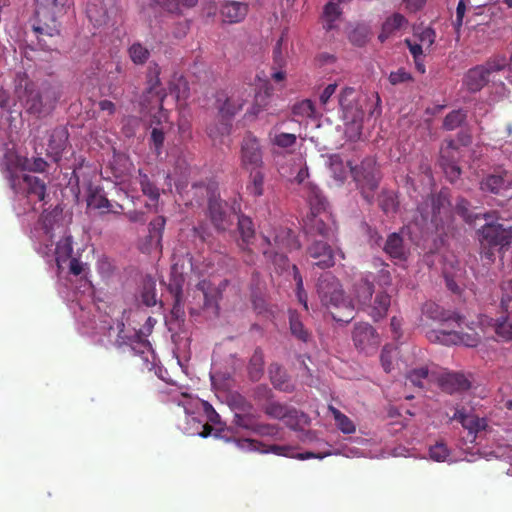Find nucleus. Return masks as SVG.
<instances>
[{"label": "nucleus", "mask_w": 512, "mask_h": 512, "mask_svg": "<svg viewBox=\"0 0 512 512\" xmlns=\"http://www.w3.org/2000/svg\"><path fill=\"white\" fill-rule=\"evenodd\" d=\"M327 166L331 177L342 183L349 174L359 184L362 194L368 202L373 199V191L378 186L379 175L372 159L362 162L360 168H353L349 160H344L340 155H331L328 158Z\"/></svg>", "instance_id": "obj_3"}, {"label": "nucleus", "mask_w": 512, "mask_h": 512, "mask_svg": "<svg viewBox=\"0 0 512 512\" xmlns=\"http://www.w3.org/2000/svg\"><path fill=\"white\" fill-rule=\"evenodd\" d=\"M15 94L26 111L38 117L48 115L57 101V95L51 87L39 90L26 75L17 76Z\"/></svg>", "instance_id": "obj_5"}, {"label": "nucleus", "mask_w": 512, "mask_h": 512, "mask_svg": "<svg viewBox=\"0 0 512 512\" xmlns=\"http://www.w3.org/2000/svg\"><path fill=\"white\" fill-rule=\"evenodd\" d=\"M209 213L212 223L219 231H225L232 224V208L215 196L209 199Z\"/></svg>", "instance_id": "obj_22"}, {"label": "nucleus", "mask_w": 512, "mask_h": 512, "mask_svg": "<svg viewBox=\"0 0 512 512\" xmlns=\"http://www.w3.org/2000/svg\"><path fill=\"white\" fill-rule=\"evenodd\" d=\"M170 91L177 100L185 99L188 96V84L183 77H176L170 83Z\"/></svg>", "instance_id": "obj_53"}, {"label": "nucleus", "mask_w": 512, "mask_h": 512, "mask_svg": "<svg viewBox=\"0 0 512 512\" xmlns=\"http://www.w3.org/2000/svg\"><path fill=\"white\" fill-rule=\"evenodd\" d=\"M236 445L242 449V450H248V451H260V446H262L259 442L251 440V439H242L237 440ZM262 453H273L278 456H285L290 458H297L299 460H306L310 458H318L323 459L330 455H337L341 454L340 451H327L324 453H312V452H306V453H295L294 449L291 446L286 445H271L268 447V449L261 450Z\"/></svg>", "instance_id": "obj_15"}, {"label": "nucleus", "mask_w": 512, "mask_h": 512, "mask_svg": "<svg viewBox=\"0 0 512 512\" xmlns=\"http://www.w3.org/2000/svg\"><path fill=\"white\" fill-rule=\"evenodd\" d=\"M265 240L271 248L264 250V255L271 259L273 264L281 271L289 267L285 252L300 248V242L297 240L294 233L290 229L281 228L274 236V243H271L269 239Z\"/></svg>", "instance_id": "obj_11"}, {"label": "nucleus", "mask_w": 512, "mask_h": 512, "mask_svg": "<svg viewBox=\"0 0 512 512\" xmlns=\"http://www.w3.org/2000/svg\"><path fill=\"white\" fill-rule=\"evenodd\" d=\"M269 138L274 145L281 148L291 147L296 142L295 134L281 132L277 127H274L269 133Z\"/></svg>", "instance_id": "obj_46"}, {"label": "nucleus", "mask_w": 512, "mask_h": 512, "mask_svg": "<svg viewBox=\"0 0 512 512\" xmlns=\"http://www.w3.org/2000/svg\"><path fill=\"white\" fill-rule=\"evenodd\" d=\"M440 386L448 393L466 390L469 388V381L463 374L445 373L439 379Z\"/></svg>", "instance_id": "obj_31"}, {"label": "nucleus", "mask_w": 512, "mask_h": 512, "mask_svg": "<svg viewBox=\"0 0 512 512\" xmlns=\"http://www.w3.org/2000/svg\"><path fill=\"white\" fill-rule=\"evenodd\" d=\"M425 314L429 318L439 322H446L450 320V317L447 315V313L441 310L440 307L435 304L428 305L425 309Z\"/></svg>", "instance_id": "obj_64"}, {"label": "nucleus", "mask_w": 512, "mask_h": 512, "mask_svg": "<svg viewBox=\"0 0 512 512\" xmlns=\"http://www.w3.org/2000/svg\"><path fill=\"white\" fill-rule=\"evenodd\" d=\"M370 37V29L368 26L359 25L350 33V41L357 45L363 46L366 44Z\"/></svg>", "instance_id": "obj_52"}, {"label": "nucleus", "mask_w": 512, "mask_h": 512, "mask_svg": "<svg viewBox=\"0 0 512 512\" xmlns=\"http://www.w3.org/2000/svg\"><path fill=\"white\" fill-rule=\"evenodd\" d=\"M482 191L500 194L512 189V175L507 171L487 175L480 183Z\"/></svg>", "instance_id": "obj_23"}, {"label": "nucleus", "mask_w": 512, "mask_h": 512, "mask_svg": "<svg viewBox=\"0 0 512 512\" xmlns=\"http://www.w3.org/2000/svg\"><path fill=\"white\" fill-rule=\"evenodd\" d=\"M57 213H43L41 215V227L43 230V237L39 245L38 251L43 256L55 255L57 267L61 269L62 263L71 259L73 252L72 237L70 235L64 236L56 243L55 249L54 238L56 234L64 233L65 229L62 223L57 219Z\"/></svg>", "instance_id": "obj_4"}, {"label": "nucleus", "mask_w": 512, "mask_h": 512, "mask_svg": "<svg viewBox=\"0 0 512 512\" xmlns=\"http://www.w3.org/2000/svg\"><path fill=\"white\" fill-rule=\"evenodd\" d=\"M352 341L358 351L366 354L375 351L380 342L375 329L368 323L354 325Z\"/></svg>", "instance_id": "obj_18"}, {"label": "nucleus", "mask_w": 512, "mask_h": 512, "mask_svg": "<svg viewBox=\"0 0 512 512\" xmlns=\"http://www.w3.org/2000/svg\"><path fill=\"white\" fill-rule=\"evenodd\" d=\"M241 161L244 168L253 171L262 165V150L256 137L247 134L241 145Z\"/></svg>", "instance_id": "obj_20"}, {"label": "nucleus", "mask_w": 512, "mask_h": 512, "mask_svg": "<svg viewBox=\"0 0 512 512\" xmlns=\"http://www.w3.org/2000/svg\"><path fill=\"white\" fill-rule=\"evenodd\" d=\"M367 99V96L356 95L354 88L351 87L344 88L340 94L339 105L342 109L345 134L350 140L360 138L364 118L362 107Z\"/></svg>", "instance_id": "obj_7"}, {"label": "nucleus", "mask_w": 512, "mask_h": 512, "mask_svg": "<svg viewBox=\"0 0 512 512\" xmlns=\"http://www.w3.org/2000/svg\"><path fill=\"white\" fill-rule=\"evenodd\" d=\"M464 119L465 114L461 110L453 111L445 117L443 125L447 130H453L457 128Z\"/></svg>", "instance_id": "obj_61"}, {"label": "nucleus", "mask_w": 512, "mask_h": 512, "mask_svg": "<svg viewBox=\"0 0 512 512\" xmlns=\"http://www.w3.org/2000/svg\"><path fill=\"white\" fill-rule=\"evenodd\" d=\"M264 175L258 169L251 171V183L247 189L253 196H260L263 193Z\"/></svg>", "instance_id": "obj_50"}, {"label": "nucleus", "mask_w": 512, "mask_h": 512, "mask_svg": "<svg viewBox=\"0 0 512 512\" xmlns=\"http://www.w3.org/2000/svg\"><path fill=\"white\" fill-rule=\"evenodd\" d=\"M329 242L314 239L307 249L308 255L314 260V265L320 268H328L334 265V251Z\"/></svg>", "instance_id": "obj_21"}, {"label": "nucleus", "mask_w": 512, "mask_h": 512, "mask_svg": "<svg viewBox=\"0 0 512 512\" xmlns=\"http://www.w3.org/2000/svg\"><path fill=\"white\" fill-rule=\"evenodd\" d=\"M317 293L321 303L327 308L342 309L347 312L345 318L333 315L338 321L348 322L352 318L354 305L352 299L344 296L341 284L329 272L322 274L317 283Z\"/></svg>", "instance_id": "obj_8"}, {"label": "nucleus", "mask_w": 512, "mask_h": 512, "mask_svg": "<svg viewBox=\"0 0 512 512\" xmlns=\"http://www.w3.org/2000/svg\"><path fill=\"white\" fill-rule=\"evenodd\" d=\"M269 375L275 388L283 391H289L291 386L287 382L285 371L277 364H273L269 368Z\"/></svg>", "instance_id": "obj_42"}, {"label": "nucleus", "mask_w": 512, "mask_h": 512, "mask_svg": "<svg viewBox=\"0 0 512 512\" xmlns=\"http://www.w3.org/2000/svg\"><path fill=\"white\" fill-rule=\"evenodd\" d=\"M87 205L91 209H97L101 213L116 212L102 189L90 188L87 197Z\"/></svg>", "instance_id": "obj_34"}, {"label": "nucleus", "mask_w": 512, "mask_h": 512, "mask_svg": "<svg viewBox=\"0 0 512 512\" xmlns=\"http://www.w3.org/2000/svg\"><path fill=\"white\" fill-rule=\"evenodd\" d=\"M159 68L156 64L150 67V72L148 75V94L149 99L147 100L149 103H154L155 106L158 107V111L152 116L150 126L152 127L151 140L158 150L163 142H164V124L168 121V115L165 111L162 110L161 104L163 102V97L160 96L159 90H157V86L159 83L158 79Z\"/></svg>", "instance_id": "obj_9"}, {"label": "nucleus", "mask_w": 512, "mask_h": 512, "mask_svg": "<svg viewBox=\"0 0 512 512\" xmlns=\"http://www.w3.org/2000/svg\"><path fill=\"white\" fill-rule=\"evenodd\" d=\"M238 230L242 241L239 245L242 249H245L254 237V227L251 219L246 216L238 217Z\"/></svg>", "instance_id": "obj_39"}, {"label": "nucleus", "mask_w": 512, "mask_h": 512, "mask_svg": "<svg viewBox=\"0 0 512 512\" xmlns=\"http://www.w3.org/2000/svg\"><path fill=\"white\" fill-rule=\"evenodd\" d=\"M11 188L17 193H23L35 202H45L46 184L42 179L29 174L16 175L9 172Z\"/></svg>", "instance_id": "obj_17"}, {"label": "nucleus", "mask_w": 512, "mask_h": 512, "mask_svg": "<svg viewBox=\"0 0 512 512\" xmlns=\"http://www.w3.org/2000/svg\"><path fill=\"white\" fill-rule=\"evenodd\" d=\"M405 44L407 45L411 55L414 58L416 69L420 73L425 72V65L423 63L424 56L429 53L425 50L416 40L413 38H409L405 40Z\"/></svg>", "instance_id": "obj_40"}, {"label": "nucleus", "mask_w": 512, "mask_h": 512, "mask_svg": "<svg viewBox=\"0 0 512 512\" xmlns=\"http://www.w3.org/2000/svg\"><path fill=\"white\" fill-rule=\"evenodd\" d=\"M293 114L302 118L311 117L314 114V105L311 100L305 99L293 106Z\"/></svg>", "instance_id": "obj_58"}, {"label": "nucleus", "mask_w": 512, "mask_h": 512, "mask_svg": "<svg viewBox=\"0 0 512 512\" xmlns=\"http://www.w3.org/2000/svg\"><path fill=\"white\" fill-rule=\"evenodd\" d=\"M453 419L459 421L463 428L468 431L471 436L470 441H474L477 435L487 428V422L484 418H479L474 414H467L460 410L455 412Z\"/></svg>", "instance_id": "obj_26"}, {"label": "nucleus", "mask_w": 512, "mask_h": 512, "mask_svg": "<svg viewBox=\"0 0 512 512\" xmlns=\"http://www.w3.org/2000/svg\"><path fill=\"white\" fill-rule=\"evenodd\" d=\"M483 217L487 222L479 231V241L484 249L488 248L485 254L488 258H491L493 256V253L490 251L491 248L503 250L512 243V228L494 223L490 220L491 216L489 214H484Z\"/></svg>", "instance_id": "obj_14"}, {"label": "nucleus", "mask_w": 512, "mask_h": 512, "mask_svg": "<svg viewBox=\"0 0 512 512\" xmlns=\"http://www.w3.org/2000/svg\"><path fill=\"white\" fill-rule=\"evenodd\" d=\"M113 333H116L114 345L117 348H121L128 343V332L125 328V323L123 321H119L117 323L116 328L112 326L109 328V337H112Z\"/></svg>", "instance_id": "obj_51"}, {"label": "nucleus", "mask_w": 512, "mask_h": 512, "mask_svg": "<svg viewBox=\"0 0 512 512\" xmlns=\"http://www.w3.org/2000/svg\"><path fill=\"white\" fill-rule=\"evenodd\" d=\"M164 225L165 219L163 217H157L153 221H151L149 226V239L151 246L159 245Z\"/></svg>", "instance_id": "obj_47"}, {"label": "nucleus", "mask_w": 512, "mask_h": 512, "mask_svg": "<svg viewBox=\"0 0 512 512\" xmlns=\"http://www.w3.org/2000/svg\"><path fill=\"white\" fill-rule=\"evenodd\" d=\"M289 322L291 333L304 342L308 341L309 333L307 330L304 329V326L300 321L299 316L295 312L290 313Z\"/></svg>", "instance_id": "obj_48"}, {"label": "nucleus", "mask_w": 512, "mask_h": 512, "mask_svg": "<svg viewBox=\"0 0 512 512\" xmlns=\"http://www.w3.org/2000/svg\"><path fill=\"white\" fill-rule=\"evenodd\" d=\"M338 429L344 434H352L356 431L353 421L333 406H329Z\"/></svg>", "instance_id": "obj_45"}, {"label": "nucleus", "mask_w": 512, "mask_h": 512, "mask_svg": "<svg viewBox=\"0 0 512 512\" xmlns=\"http://www.w3.org/2000/svg\"><path fill=\"white\" fill-rule=\"evenodd\" d=\"M468 206L469 203L465 199H459L456 204V211L467 223H472L474 220L479 219L480 215L470 213Z\"/></svg>", "instance_id": "obj_63"}, {"label": "nucleus", "mask_w": 512, "mask_h": 512, "mask_svg": "<svg viewBox=\"0 0 512 512\" xmlns=\"http://www.w3.org/2000/svg\"><path fill=\"white\" fill-rule=\"evenodd\" d=\"M73 6V0H35V21L32 26L42 50H57L60 19Z\"/></svg>", "instance_id": "obj_1"}, {"label": "nucleus", "mask_w": 512, "mask_h": 512, "mask_svg": "<svg viewBox=\"0 0 512 512\" xmlns=\"http://www.w3.org/2000/svg\"><path fill=\"white\" fill-rule=\"evenodd\" d=\"M307 200L311 213L305 222V229L308 235L321 240L333 241L335 236V224L329 214L325 211L326 200L321 191L314 185L307 187Z\"/></svg>", "instance_id": "obj_6"}, {"label": "nucleus", "mask_w": 512, "mask_h": 512, "mask_svg": "<svg viewBox=\"0 0 512 512\" xmlns=\"http://www.w3.org/2000/svg\"><path fill=\"white\" fill-rule=\"evenodd\" d=\"M412 38L430 53L436 40V33L430 27L417 28L414 30Z\"/></svg>", "instance_id": "obj_38"}, {"label": "nucleus", "mask_w": 512, "mask_h": 512, "mask_svg": "<svg viewBox=\"0 0 512 512\" xmlns=\"http://www.w3.org/2000/svg\"><path fill=\"white\" fill-rule=\"evenodd\" d=\"M168 394L171 402L183 408L185 424L180 427L184 433L207 437L211 435V429L208 424H203V418L212 424L220 423L219 414L208 402L181 391L180 388H172Z\"/></svg>", "instance_id": "obj_2"}, {"label": "nucleus", "mask_w": 512, "mask_h": 512, "mask_svg": "<svg viewBox=\"0 0 512 512\" xmlns=\"http://www.w3.org/2000/svg\"><path fill=\"white\" fill-rule=\"evenodd\" d=\"M385 252L397 261H406L409 255V247L404 239L397 233L391 234L384 245Z\"/></svg>", "instance_id": "obj_28"}, {"label": "nucleus", "mask_w": 512, "mask_h": 512, "mask_svg": "<svg viewBox=\"0 0 512 512\" xmlns=\"http://www.w3.org/2000/svg\"><path fill=\"white\" fill-rule=\"evenodd\" d=\"M149 55L150 53L148 49L139 43L133 44L130 47V59L136 64L144 63L148 59Z\"/></svg>", "instance_id": "obj_59"}, {"label": "nucleus", "mask_w": 512, "mask_h": 512, "mask_svg": "<svg viewBox=\"0 0 512 512\" xmlns=\"http://www.w3.org/2000/svg\"><path fill=\"white\" fill-rule=\"evenodd\" d=\"M257 89L259 90L255 94L256 103L259 106L265 105L264 99L265 97L269 96L271 93V87L269 85L267 76L263 74L262 76L257 75Z\"/></svg>", "instance_id": "obj_49"}, {"label": "nucleus", "mask_w": 512, "mask_h": 512, "mask_svg": "<svg viewBox=\"0 0 512 512\" xmlns=\"http://www.w3.org/2000/svg\"><path fill=\"white\" fill-rule=\"evenodd\" d=\"M68 136V131L63 127H56L51 131L46 154L55 162L60 161L68 142Z\"/></svg>", "instance_id": "obj_24"}, {"label": "nucleus", "mask_w": 512, "mask_h": 512, "mask_svg": "<svg viewBox=\"0 0 512 512\" xmlns=\"http://www.w3.org/2000/svg\"><path fill=\"white\" fill-rule=\"evenodd\" d=\"M156 283L151 276H147L144 279L143 287L141 288V301L147 306H154L156 304Z\"/></svg>", "instance_id": "obj_44"}, {"label": "nucleus", "mask_w": 512, "mask_h": 512, "mask_svg": "<svg viewBox=\"0 0 512 512\" xmlns=\"http://www.w3.org/2000/svg\"><path fill=\"white\" fill-rule=\"evenodd\" d=\"M458 326H466L470 332L462 331H447L444 329H434L428 331L427 338L434 343H440L443 345H458L463 344L467 347H475L480 341V335L476 332L475 328L471 327L469 323L464 321L462 316L457 315L455 318Z\"/></svg>", "instance_id": "obj_12"}, {"label": "nucleus", "mask_w": 512, "mask_h": 512, "mask_svg": "<svg viewBox=\"0 0 512 512\" xmlns=\"http://www.w3.org/2000/svg\"><path fill=\"white\" fill-rule=\"evenodd\" d=\"M265 412L273 418L284 420L285 423L291 427L294 426V420L297 418L298 414L295 409H291L277 402L267 404Z\"/></svg>", "instance_id": "obj_32"}, {"label": "nucleus", "mask_w": 512, "mask_h": 512, "mask_svg": "<svg viewBox=\"0 0 512 512\" xmlns=\"http://www.w3.org/2000/svg\"><path fill=\"white\" fill-rule=\"evenodd\" d=\"M478 324L483 332L488 328H492L502 339L512 340V315H508L502 320H498L496 322L488 316H480Z\"/></svg>", "instance_id": "obj_25"}, {"label": "nucleus", "mask_w": 512, "mask_h": 512, "mask_svg": "<svg viewBox=\"0 0 512 512\" xmlns=\"http://www.w3.org/2000/svg\"><path fill=\"white\" fill-rule=\"evenodd\" d=\"M371 278L374 279V275L372 273H368L353 286L352 294L354 299L352 302H356L363 308L367 306L372 299L373 283L371 282Z\"/></svg>", "instance_id": "obj_27"}, {"label": "nucleus", "mask_w": 512, "mask_h": 512, "mask_svg": "<svg viewBox=\"0 0 512 512\" xmlns=\"http://www.w3.org/2000/svg\"><path fill=\"white\" fill-rule=\"evenodd\" d=\"M292 273H293V278L296 282V296L298 298V301L303 304V306L305 307V309L308 308V305H307V294L304 290V287H303V279L299 273V270L298 268L296 267V265H292Z\"/></svg>", "instance_id": "obj_55"}, {"label": "nucleus", "mask_w": 512, "mask_h": 512, "mask_svg": "<svg viewBox=\"0 0 512 512\" xmlns=\"http://www.w3.org/2000/svg\"><path fill=\"white\" fill-rule=\"evenodd\" d=\"M251 97V89L245 85L235 87L230 91V94L224 99L219 97L217 102L219 104L220 113L223 116H233L240 111L249 98Z\"/></svg>", "instance_id": "obj_19"}, {"label": "nucleus", "mask_w": 512, "mask_h": 512, "mask_svg": "<svg viewBox=\"0 0 512 512\" xmlns=\"http://www.w3.org/2000/svg\"><path fill=\"white\" fill-rule=\"evenodd\" d=\"M429 457L436 462H454L455 458L452 457L451 451L448 449L444 442H436L429 448Z\"/></svg>", "instance_id": "obj_43"}, {"label": "nucleus", "mask_w": 512, "mask_h": 512, "mask_svg": "<svg viewBox=\"0 0 512 512\" xmlns=\"http://www.w3.org/2000/svg\"><path fill=\"white\" fill-rule=\"evenodd\" d=\"M197 290L201 293L204 303L203 309L209 315H217L218 314V305H217V296L218 292L215 288H211V286L206 282L202 281L197 285Z\"/></svg>", "instance_id": "obj_33"}, {"label": "nucleus", "mask_w": 512, "mask_h": 512, "mask_svg": "<svg viewBox=\"0 0 512 512\" xmlns=\"http://www.w3.org/2000/svg\"><path fill=\"white\" fill-rule=\"evenodd\" d=\"M390 304L391 300L389 294L385 291H379L373 302L370 301L364 308L368 310V313L374 320H379L386 316Z\"/></svg>", "instance_id": "obj_30"}, {"label": "nucleus", "mask_w": 512, "mask_h": 512, "mask_svg": "<svg viewBox=\"0 0 512 512\" xmlns=\"http://www.w3.org/2000/svg\"><path fill=\"white\" fill-rule=\"evenodd\" d=\"M407 25V20L405 17L399 13H395L392 16L388 17L382 25V31L379 34V40L384 42L388 39L394 32L402 29Z\"/></svg>", "instance_id": "obj_36"}, {"label": "nucleus", "mask_w": 512, "mask_h": 512, "mask_svg": "<svg viewBox=\"0 0 512 512\" xmlns=\"http://www.w3.org/2000/svg\"><path fill=\"white\" fill-rule=\"evenodd\" d=\"M86 14L89 20L95 26H101L106 23L107 15L103 9L98 10L95 4L88 3L86 7Z\"/></svg>", "instance_id": "obj_54"}, {"label": "nucleus", "mask_w": 512, "mask_h": 512, "mask_svg": "<svg viewBox=\"0 0 512 512\" xmlns=\"http://www.w3.org/2000/svg\"><path fill=\"white\" fill-rule=\"evenodd\" d=\"M506 66V58L496 55L485 64L468 70L463 78V84L471 92L480 91L486 83L493 79L496 72L503 70Z\"/></svg>", "instance_id": "obj_13"}, {"label": "nucleus", "mask_w": 512, "mask_h": 512, "mask_svg": "<svg viewBox=\"0 0 512 512\" xmlns=\"http://www.w3.org/2000/svg\"><path fill=\"white\" fill-rule=\"evenodd\" d=\"M140 185L143 193L147 195L151 201L156 202L159 197V190L149 180L146 174L140 173Z\"/></svg>", "instance_id": "obj_57"}, {"label": "nucleus", "mask_w": 512, "mask_h": 512, "mask_svg": "<svg viewBox=\"0 0 512 512\" xmlns=\"http://www.w3.org/2000/svg\"><path fill=\"white\" fill-rule=\"evenodd\" d=\"M434 376V371H430L427 366L414 369L407 374V381L413 386L423 388L425 383Z\"/></svg>", "instance_id": "obj_41"}, {"label": "nucleus", "mask_w": 512, "mask_h": 512, "mask_svg": "<svg viewBox=\"0 0 512 512\" xmlns=\"http://www.w3.org/2000/svg\"><path fill=\"white\" fill-rule=\"evenodd\" d=\"M169 290L174 296L175 304L173 308V313L178 314L180 312V302H181V293H182V279H174L172 283L169 284Z\"/></svg>", "instance_id": "obj_62"}, {"label": "nucleus", "mask_w": 512, "mask_h": 512, "mask_svg": "<svg viewBox=\"0 0 512 512\" xmlns=\"http://www.w3.org/2000/svg\"><path fill=\"white\" fill-rule=\"evenodd\" d=\"M234 423L243 429L251 430L255 433H258L260 435H270L271 432L269 431L270 427L267 425H259L255 422L253 416L248 413H235L234 416Z\"/></svg>", "instance_id": "obj_35"}, {"label": "nucleus", "mask_w": 512, "mask_h": 512, "mask_svg": "<svg viewBox=\"0 0 512 512\" xmlns=\"http://www.w3.org/2000/svg\"><path fill=\"white\" fill-rule=\"evenodd\" d=\"M155 323L156 320L154 318L147 317L144 326L139 330H135L133 336L130 335V350L133 352V363L147 371H152L156 360L155 353L147 339Z\"/></svg>", "instance_id": "obj_10"}, {"label": "nucleus", "mask_w": 512, "mask_h": 512, "mask_svg": "<svg viewBox=\"0 0 512 512\" xmlns=\"http://www.w3.org/2000/svg\"><path fill=\"white\" fill-rule=\"evenodd\" d=\"M341 10L335 0H329L323 11V28L327 31L336 27L335 22L339 19Z\"/></svg>", "instance_id": "obj_37"}, {"label": "nucleus", "mask_w": 512, "mask_h": 512, "mask_svg": "<svg viewBox=\"0 0 512 512\" xmlns=\"http://www.w3.org/2000/svg\"><path fill=\"white\" fill-rule=\"evenodd\" d=\"M449 207L450 203L447 194L441 192L436 196H432L429 202L419 206L418 212L421 214L424 223L429 220L435 226V229H439L449 219Z\"/></svg>", "instance_id": "obj_16"}, {"label": "nucleus", "mask_w": 512, "mask_h": 512, "mask_svg": "<svg viewBox=\"0 0 512 512\" xmlns=\"http://www.w3.org/2000/svg\"><path fill=\"white\" fill-rule=\"evenodd\" d=\"M48 167V163L41 157H36L33 159H25L22 164L23 170H28L31 172L42 173L46 171Z\"/></svg>", "instance_id": "obj_60"}, {"label": "nucleus", "mask_w": 512, "mask_h": 512, "mask_svg": "<svg viewBox=\"0 0 512 512\" xmlns=\"http://www.w3.org/2000/svg\"><path fill=\"white\" fill-rule=\"evenodd\" d=\"M248 12V6L244 2L226 0L221 6L223 21L236 23L244 19Z\"/></svg>", "instance_id": "obj_29"}, {"label": "nucleus", "mask_w": 512, "mask_h": 512, "mask_svg": "<svg viewBox=\"0 0 512 512\" xmlns=\"http://www.w3.org/2000/svg\"><path fill=\"white\" fill-rule=\"evenodd\" d=\"M446 150L441 151V165L447 178L454 182L460 175V168L449 160L445 159Z\"/></svg>", "instance_id": "obj_56"}]
</instances>
